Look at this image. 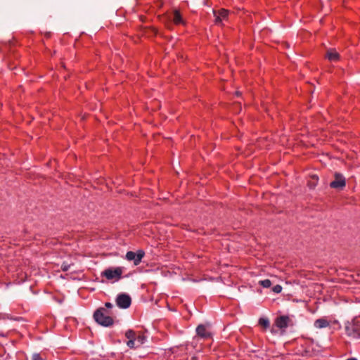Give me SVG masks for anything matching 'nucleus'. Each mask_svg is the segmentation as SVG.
<instances>
[{"mask_svg":"<svg viewBox=\"0 0 360 360\" xmlns=\"http://www.w3.org/2000/svg\"><path fill=\"white\" fill-rule=\"evenodd\" d=\"M282 290V287L280 285H276L273 288V291L276 293H279Z\"/></svg>","mask_w":360,"mask_h":360,"instance_id":"a211bd4d","label":"nucleus"},{"mask_svg":"<svg viewBox=\"0 0 360 360\" xmlns=\"http://www.w3.org/2000/svg\"><path fill=\"white\" fill-rule=\"evenodd\" d=\"M192 360H195V358H193Z\"/></svg>","mask_w":360,"mask_h":360,"instance_id":"412c9836","label":"nucleus"},{"mask_svg":"<svg viewBox=\"0 0 360 360\" xmlns=\"http://www.w3.org/2000/svg\"><path fill=\"white\" fill-rule=\"evenodd\" d=\"M105 308L107 309L108 310H109L110 309H111L113 305L110 303V302H106L105 304Z\"/></svg>","mask_w":360,"mask_h":360,"instance_id":"6ab92c4d","label":"nucleus"},{"mask_svg":"<svg viewBox=\"0 0 360 360\" xmlns=\"http://www.w3.org/2000/svg\"><path fill=\"white\" fill-rule=\"evenodd\" d=\"M144 252L143 250H138L137 252L129 251L127 252L125 258L128 261H133L134 265L137 266L140 264L142 258L144 257Z\"/></svg>","mask_w":360,"mask_h":360,"instance_id":"423d86ee","label":"nucleus"},{"mask_svg":"<svg viewBox=\"0 0 360 360\" xmlns=\"http://www.w3.org/2000/svg\"><path fill=\"white\" fill-rule=\"evenodd\" d=\"M32 360H45L41 354L34 353L32 355Z\"/></svg>","mask_w":360,"mask_h":360,"instance_id":"dca6fc26","label":"nucleus"},{"mask_svg":"<svg viewBox=\"0 0 360 360\" xmlns=\"http://www.w3.org/2000/svg\"><path fill=\"white\" fill-rule=\"evenodd\" d=\"M345 330L346 335L354 339L360 338V319L354 318L345 323Z\"/></svg>","mask_w":360,"mask_h":360,"instance_id":"f03ea898","label":"nucleus"},{"mask_svg":"<svg viewBox=\"0 0 360 360\" xmlns=\"http://www.w3.org/2000/svg\"><path fill=\"white\" fill-rule=\"evenodd\" d=\"M63 270H64V271H67V270H68V269H67V268H63Z\"/></svg>","mask_w":360,"mask_h":360,"instance_id":"aec40b11","label":"nucleus"},{"mask_svg":"<svg viewBox=\"0 0 360 360\" xmlns=\"http://www.w3.org/2000/svg\"><path fill=\"white\" fill-rule=\"evenodd\" d=\"M116 302L119 307L127 309L131 304V297L126 294H121L117 296Z\"/></svg>","mask_w":360,"mask_h":360,"instance_id":"6e6552de","label":"nucleus"},{"mask_svg":"<svg viewBox=\"0 0 360 360\" xmlns=\"http://www.w3.org/2000/svg\"><path fill=\"white\" fill-rule=\"evenodd\" d=\"M259 284L264 288H269L271 285V282L269 279H265L260 281Z\"/></svg>","mask_w":360,"mask_h":360,"instance_id":"2eb2a0df","label":"nucleus"},{"mask_svg":"<svg viewBox=\"0 0 360 360\" xmlns=\"http://www.w3.org/2000/svg\"><path fill=\"white\" fill-rule=\"evenodd\" d=\"M124 267H115L106 269L101 273L102 276H105L108 280H115L118 281L120 279L122 274L124 271Z\"/></svg>","mask_w":360,"mask_h":360,"instance_id":"7ed1b4c3","label":"nucleus"},{"mask_svg":"<svg viewBox=\"0 0 360 360\" xmlns=\"http://www.w3.org/2000/svg\"><path fill=\"white\" fill-rule=\"evenodd\" d=\"M213 13L215 18L214 22L217 25H223L224 21H228L229 15L228 10L221 8L218 11H213Z\"/></svg>","mask_w":360,"mask_h":360,"instance_id":"39448f33","label":"nucleus"},{"mask_svg":"<svg viewBox=\"0 0 360 360\" xmlns=\"http://www.w3.org/2000/svg\"><path fill=\"white\" fill-rule=\"evenodd\" d=\"M136 333L133 330H128L125 333L126 338L129 340L127 345L130 348L136 347Z\"/></svg>","mask_w":360,"mask_h":360,"instance_id":"1a4fd4ad","label":"nucleus"},{"mask_svg":"<svg viewBox=\"0 0 360 360\" xmlns=\"http://www.w3.org/2000/svg\"><path fill=\"white\" fill-rule=\"evenodd\" d=\"M326 58L330 61H337L339 60V53L335 49H328L326 53Z\"/></svg>","mask_w":360,"mask_h":360,"instance_id":"ddd939ff","label":"nucleus"},{"mask_svg":"<svg viewBox=\"0 0 360 360\" xmlns=\"http://www.w3.org/2000/svg\"><path fill=\"white\" fill-rule=\"evenodd\" d=\"M110 311L105 308L101 307L94 314L95 321L100 325L109 327L113 324V319L110 316Z\"/></svg>","mask_w":360,"mask_h":360,"instance_id":"f257e3e1","label":"nucleus"},{"mask_svg":"<svg viewBox=\"0 0 360 360\" xmlns=\"http://www.w3.org/2000/svg\"><path fill=\"white\" fill-rule=\"evenodd\" d=\"M345 178L340 173L335 174V179L330 182L331 188L336 189H342L345 186Z\"/></svg>","mask_w":360,"mask_h":360,"instance_id":"0eeeda50","label":"nucleus"},{"mask_svg":"<svg viewBox=\"0 0 360 360\" xmlns=\"http://www.w3.org/2000/svg\"><path fill=\"white\" fill-rule=\"evenodd\" d=\"M259 324L264 327V328H267L269 327L270 323L268 319L266 318H260L259 319Z\"/></svg>","mask_w":360,"mask_h":360,"instance_id":"4468645a","label":"nucleus"},{"mask_svg":"<svg viewBox=\"0 0 360 360\" xmlns=\"http://www.w3.org/2000/svg\"><path fill=\"white\" fill-rule=\"evenodd\" d=\"M143 340H144V338L142 336H140V335L138 337L136 336V342H138V345H136V347H138L139 345H141V344H143Z\"/></svg>","mask_w":360,"mask_h":360,"instance_id":"f3484780","label":"nucleus"},{"mask_svg":"<svg viewBox=\"0 0 360 360\" xmlns=\"http://www.w3.org/2000/svg\"><path fill=\"white\" fill-rule=\"evenodd\" d=\"M197 335L204 339L210 338V333L204 325H199L196 328Z\"/></svg>","mask_w":360,"mask_h":360,"instance_id":"9b49d317","label":"nucleus"},{"mask_svg":"<svg viewBox=\"0 0 360 360\" xmlns=\"http://www.w3.org/2000/svg\"><path fill=\"white\" fill-rule=\"evenodd\" d=\"M173 22L176 25H180V24H184V21L182 18V16L180 13V12L177 10H175L170 16Z\"/></svg>","mask_w":360,"mask_h":360,"instance_id":"f8f14e48","label":"nucleus"},{"mask_svg":"<svg viewBox=\"0 0 360 360\" xmlns=\"http://www.w3.org/2000/svg\"><path fill=\"white\" fill-rule=\"evenodd\" d=\"M274 324L277 328L284 332L288 326L292 325V322L288 316L283 315L278 316L275 319Z\"/></svg>","mask_w":360,"mask_h":360,"instance_id":"20e7f679","label":"nucleus"},{"mask_svg":"<svg viewBox=\"0 0 360 360\" xmlns=\"http://www.w3.org/2000/svg\"><path fill=\"white\" fill-rule=\"evenodd\" d=\"M329 326L330 321L326 317L318 319L314 323V326L318 329L325 328Z\"/></svg>","mask_w":360,"mask_h":360,"instance_id":"9d476101","label":"nucleus"}]
</instances>
